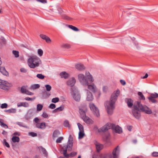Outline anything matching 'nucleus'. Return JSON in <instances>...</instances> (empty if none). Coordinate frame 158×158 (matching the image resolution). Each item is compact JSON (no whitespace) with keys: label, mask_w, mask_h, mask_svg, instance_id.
I'll list each match as a JSON object with an SVG mask.
<instances>
[{"label":"nucleus","mask_w":158,"mask_h":158,"mask_svg":"<svg viewBox=\"0 0 158 158\" xmlns=\"http://www.w3.org/2000/svg\"><path fill=\"white\" fill-rule=\"evenodd\" d=\"M132 114L136 119H139L141 117L140 112L150 114L152 112V110L146 105H143L140 102L137 101L134 103L133 108L132 109Z\"/></svg>","instance_id":"obj_1"},{"label":"nucleus","mask_w":158,"mask_h":158,"mask_svg":"<svg viewBox=\"0 0 158 158\" xmlns=\"http://www.w3.org/2000/svg\"><path fill=\"white\" fill-rule=\"evenodd\" d=\"M120 94V91L118 89L114 91L112 94L110 100L107 101L105 103V106L107 113L109 115H112L115 108V104L116 101L118 97Z\"/></svg>","instance_id":"obj_2"},{"label":"nucleus","mask_w":158,"mask_h":158,"mask_svg":"<svg viewBox=\"0 0 158 158\" xmlns=\"http://www.w3.org/2000/svg\"><path fill=\"white\" fill-rule=\"evenodd\" d=\"M78 79L80 82L84 85L87 86L89 89L93 93H95L97 90V88L96 85L92 83L91 85H89L88 80L86 79L84 75L80 74L78 75Z\"/></svg>","instance_id":"obj_3"},{"label":"nucleus","mask_w":158,"mask_h":158,"mask_svg":"<svg viewBox=\"0 0 158 158\" xmlns=\"http://www.w3.org/2000/svg\"><path fill=\"white\" fill-rule=\"evenodd\" d=\"M119 146H118L113 150L112 154L110 153H99L100 158H117L119 150L118 149Z\"/></svg>","instance_id":"obj_4"},{"label":"nucleus","mask_w":158,"mask_h":158,"mask_svg":"<svg viewBox=\"0 0 158 158\" xmlns=\"http://www.w3.org/2000/svg\"><path fill=\"white\" fill-rule=\"evenodd\" d=\"M41 63L40 59L37 56L32 55L30 56V68L34 69L38 67Z\"/></svg>","instance_id":"obj_5"},{"label":"nucleus","mask_w":158,"mask_h":158,"mask_svg":"<svg viewBox=\"0 0 158 158\" xmlns=\"http://www.w3.org/2000/svg\"><path fill=\"white\" fill-rule=\"evenodd\" d=\"M79 110L81 117L84 121L87 124H90L92 123L93 120L86 115V109L85 108L83 109L80 108H79Z\"/></svg>","instance_id":"obj_6"},{"label":"nucleus","mask_w":158,"mask_h":158,"mask_svg":"<svg viewBox=\"0 0 158 158\" xmlns=\"http://www.w3.org/2000/svg\"><path fill=\"white\" fill-rule=\"evenodd\" d=\"M0 88L6 90H8L12 86V85L7 81L0 79Z\"/></svg>","instance_id":"obj_7"},{"label":"nucleus","mask_w":158,"mask_h":158,"mask_svg":"<svg viewBox=\"0 0 158 158\" xmlns=\"http://www.w3.org/2000/svg\"><path fill=\"white\" fill-rule=\"evenodd\" d=\"M89 106L91 110L93 111L94 114L97 117H98L99 116V112L98 108L93 103H90Z\"/></svg>","instance_id":"obj_8"},{"label":"nucleus","mask_w":158,"mask_h":158,"mask_svg":"<svg viewBox=\"0 0 158 158\" xmlns=\"http://www.w3.org/2000/svg\"><path fill=\"white\" fill-rule=\"evenodd\" d=\"M73 138L71 135H70L68 139V141L67 145H64L62 148V149L64 150H66L69 148L72 149L73 146Z\"/></svg>","instance_id":"obj_9"},{"label":"nucleus","mask_w":158,"mask_h":158,"mask_svg":"<svg viewBox=\"0 0 158 158\" xmlns=\"http://www.w3.org/2000/svg\"><path fill=\"white\" fill-rule=\"evenodd\" d=\"M111 126L112 123H108L100 129H98V132H106L109 129L111 128Z\"/></svg>","instance_id":"obj_10"},{"label":"nucleus","mask_w":158,"mask_h":158,"mask_svg":"<svg viewBox=\"0 0 158 158\" xmlns=\"http://www.w3.org/2000/svg\"><path fill=\"white\" fill-rule=\"evenodd\" d=\"M111 129L116 133L120 134L122 132V129L119 126H115V125L112 124Z\"/></svg>","instance_id":"obj_11"},{"label":"nucleus","mask_w":158,"mask_h":158,"mask_svg":"<svg viewBox=\"0 0 158 158\" xmlns=\"http://www.w3.org/2000/svg\"><path fill=\"white\" fill-rule=\"evenodd\" d=\"M76 81L74 77H72L69 79L67 81V85L73 87L75 85Z\"/></svg>","instance_id":"obj_12"},{"label":"nucleus","mask_w":158,"mask_h":158,"mask_svg":"<svg viewBox=\"0 0 158 158\" xmlns=\"http://www.w3.org/2000/svg\"><path fill=\"white\" fill-rule=\"evenodd\" d=\"M94 99V97L92 94L88 90H87V97L86 100L89 101L93 100Z\"/></svg>","instance_id":"obj_13"},{"label":"nucleus","mask_w":158,"mask_h":158,"mask_svg":"<svg viewBox=\"0 0 158 158\" xmlns=\"http://www.w3.org/2000/svg\"><path fill=\"white\" fill-rule=\"evenodd\" d=\"M72 94L73 98L76 101L79 102L80 101L81 96L79 94L77 93L76 94L75 93L73 92Z\"/></svg>","instance_id":"obj_14"},{"label":"nucleus","mask_w":158,"mask_h":158,"mask_svg":"<svg viewBox=\"0 0 158 158\" xmlns=\"http://www.w3.org/2000/svg\"><path fill=\"white\" fill-rule=\"evenodd\" d=\"M21 92L23 94L30 95V91L27 90L26 86H23L22 87L21 89Z\"/></svg>","instance_id":"obj_15"},{"label":"nucleus","mask_w":158,"mask_h":158,"mask_svg":"<svg viewBox=\"0 0 158 158\" xmlns=\"http://www.w3.org/2000/svg\"><path fill=\"white\" fill-rule=\"evenodd\" d=\"M40 36L42 39L45 40L47 43H48L51 42V40L50 38L44 35L40 34Z\"/></svg>","instance_id":"obj_16"},{"label":"nucleus","mask_w":158,"mask_h":158,"mask_svg":"<svg viewBox=\"0 0 158 158\" xmlns=\"http://www.w3.org/2000/svg\"><path fill=\"white\" fill-rule=\"evenodd\" d=\"M76 68L79 70L81 71L85 69L84 66L81 64H78L76 65Z\"/></svg>","instance_id":"obj_17"},{"label":"nucleus","mask_w":158,"mask_h":158,"mask_svg":"<svg viewBox=\"0 0 158 158\" xmlns=\"http://www.w3.org/2000/svg\"><path fill=\"white\" fill-rule=\"evenodd\" d=\"M85 75L89 81L91 82H93L94 81V79L93 78L92 75L89 72H86Z\"/></svg>","instance_id":"obj_18"},{"label":"nucleus","mask_w":158,"mask_h":158,"mask_svg":"<svg viewBox=\"0 0 158 158\" xmlns=\"http://www.w3.org/2000/svg\"><path fill=\"white\" fill-rule=\"evenodd\" d=\"M63 154V156H60L58 158H69L68 154L67 153V150H64L63 152L61 153Z\"/></svg>","instance_id":"obj_19"},{"label":"nucleus","mask_w":158,"mask_h":158,"mask_svg":"<svg viewBox=\"0 0 158 158\" xmlns=\"http://www.w3.org/2000/svg\"><path fill=\"white\" fill-rule=\"evenodd\" d=\"M0 72L4 75L7 76L8 75V73L4 67H0Z\"/></svg>","instance_id":"obj_20"},{"label":"nucleus","mask_w":158,"mask_h":158,"mask_svg":"<svg viewBox=\"0 0 158 158\" xmlns=\"http://www.w3.org/2000/svg\"><path fill=\"white\" fill-rule=\"evenodd\" d=\"M60 75L61 78H64L65 79L67 78L69 76V74L65 72H61L60 73Z\"/></svg>","instance_id":"obj_21"},{"label":"nucleus","mask_w":158,"mask_h":158,"mask_svg":"<svg viewBox=\"0 0 158 158\" xmlns=\"http://www.w3.org/2000/svg\"><path fill=\"white\" fill-rule=\"evenodd\" d=\"M127 103L128 107L129 108L132 107L134 105H133V101L130 98H127Z\"/></svg>","instance_id":"obj_22"},{"label":"nucleus","mask_w":158,"mask_h":158,"mask_svg":"<svg viewBox=\"0 0 158 158\" xmlns=\"http://www.w3.org/2000/svg\"><path fill=\"white\" fill-rule=\"evenodd\" d=\"M97 150L98 152L101 150L103 148V145L99 143L95 144Z\"/></svg>","instance_id":"obj_23"},{"label":"nucleus","mask_w":158,"mask_h":158,"mask_svg":"<svg viewBox=\"0 0 158 158\" xmlns=\"http://www.w3.org/2000/svg\"><path fill=\"white\" fill-rule=\"evenodd\" d=\"M4 111L8 113H15L16 112V110L15 108H11L8 110H5Z\"/></svg>","instance_id":"obj_24"},{"label":"nucleus","mask_w":158,"mask_h":158,"mask_svg":"<svg viewBox=\"0 0 158 158\" xmlns=\"http://www.w3.org/2000/svg\"><path fill=\"white\" fill-rule=\"evenodd\" d=\"M60 134L59 131L58 130L55 131L53 134L52 136L53 138H56Z\"/></svg>","instance_id":"obj_25"},{"label":"nucleus","mask_w":158,"mask_h":158,"mask_svg":"<svg viewBox=\"0 0 158 158\" xmlns=\"http://www.w3.org/2000/svg\"><path fill=\"white\" fill-rule=\"evenodd\" d=\"M40 150L45 156L47 157L48 156V153L45 148L42 147H41L40 148Z\"/></svg>","instance_id":"obj_26"},{"label":"nucleus","mask_w":158,"mask_h":158,"mask_svg":"<svg viewBox=\"0 0 158 158\" xmlns=\"http://www.w3.org/2000/svg\"><path fill=\"white\" fill-rule=\"evenodd\" d=\"M11 139L14 143L19 142L20 140L19 137L16 136H13L12 138Z\"/></svg>","instance_id":"obj_27"},{"label":"nucleus","mask_w":158,"mask_h":158,"mask_svg":"<svg viewBox=\"0 0 158 158\" xmlns=\"http://www.w3.org/2000/svg\"><path fill=\"white\" fill-rule=\"evenodd\" d=\"M50 95V94L49 93L45 91L43 93L42 97L43 98L46 99L48 98Z\"/></svg>","instance_id":"obj_28"},{"label":"nucleus","mask_w":158,"mask_h":158,"mask_svg":"<svg viewBox=\"0 0 158 158\" xmlns=\"http://www.w3.org/2000/svg\"><path fill=\"white\" fill-rule=\"evenodd\" d=\"M40 87V85L39 84H35L32 85L30 87L31 89H38Z\"/></svg>","instance_id":"obj_29"},{"label":"nucleus","mask_w":158,"mask_h":158,"mask_svg":"<svg viewBox=\"0 0 158 158\" xmlns=\"http://www.w3.org/2000/svg\"><path fill=\"white\" fill-rule=\"evenodd\" d=\"M2 120H3V119H0V125L2 127L5 128H8V126L6 124L4 123L3 122H2Z\"/></svg>","instance_id":"obj_30"},{"label":"nucleus","mask_w":158,"mask_h":158,"mask_svg":"<svg viewBox=\"0 0 158 158\" xmlns=\"http://www.w3.org/2000/svg\"><path fill=\"white\" fill-rule=\"evenodd\" d=\"M0 44L2 45L5 44L6 43V41L5 39L3 37H1L0 38Z\"/></svg>","instance_id":"obj_31"},{"label":"nucleus","mask_w":158,"mask_h":158,"mask_svg":"<svg viewBox=\"0 0 158 158\" xmlns=\"http://www.w3.org/2000/svg\"><path fill=\"white\" fill-rule=\"evenodd\" d=\"M148 98L150 102H151L153 103H156L157 102V101L155 98H153V97H151V96L148 97Z\"/></svg>","instance_id":"obj_32"},{"label":"nucleus","mask_w":158,"mask_h":158,"mask_svg":"<svg viewBox=\"0 0 158 158\" xmlns=\"http://www.w3.org/2000/svg\"><path fill=\"white\" fill-rule=\"evenodd\" d=\"M138 95L139 96V99L140 100H145V98L144 96L143 95V94L142 92H138Z\"/></svg>","instance_id":"obj_33"},{"label":"nucleus","mask_w":158,"mask_h":158,"mask_svg":"<svg viewBox=\"0 0 158 158\" xmlns=\"http://www.w3.org/2000/svg\"><path fill=\"white\" fill-rule=\"evenodd\" d=\"M68 27L69 28L75 31H78L79 29L77 27L72 25H69Z\"/></svg>","instance_id":"obj_34"},{"label":"nucleus","mask_w":158,"mask_h":158,"mask_svg":"<svg viewBox=\"0 0 158 158\" xmlns=\"http://www.w3.org/2000/svg\"><path fill=\"white\" fill-rule=\"evenodd\" d=\"M84 135L85 134L84 133V131H79L78 134V139H82Z\"/></svg>","instance_id":"obj_35"},{"label":"nucleus","mask_w":158,"mask_h":158,"mask_svg":"<svg viewBox=\"0 0 158 158\" xmlns=\"http://www.w3.org/2000/svg\"><path fill=\"white\" fill-rule=\"evenodd\" d=\"M64 125L65 127H70V125L69 124V122L67 120H66L64 121Z\"/></svg>","instance_id":"obj_36"},{"label":"nucleus","mask_w":158,"mask_h":158,"mask_svg":"<svg viewBox=\"0 0 158 158\" xmlns=\"http://www.w3.org/2000/svg\"><path fill=\"white\" fill-rule=\"evenodd\" d=\"M77 125L79 130V131H84L83 127L81 124L77 123Z\"/></svg>","instance_id":"obj_37"},{"label":"nucleus","mask_w":158,"mask_h":158,"mask_svg":"<svg viewBox=\"0 0 158 158\" xmlns=\"http://www.w3.org/2000/svg\"><path fill=\"white\" fill-rule=\"evenodd\" d=\"M39 128L41 129H44L46 128L45 123L44 122H43L40 123V125Z\"/></svg>","instance_id":"obj_38"},{"label":"nucleus","mask_w":158,"mask_h":158,"mask_svg":"<svg viewBox=\"0 0 158 158\" xmlns=\"http://www.w3.org/2000/svg\"><path fill=\"white\" fill-rule=\"evenodd\" d=\"M12 53L15 57H18L19 56V52L18 51L13 50L12 51Z\"/></svg>","instance_id":"obj_39"},{"label":"nucleus","mask_w":158,"mask_h":158,"mask_svg":"<svg viewBox=\"0 0 158 158\" xmlns=\"http://www.w3.org/2000/svg\"><path fill=\"white\" fill-rule=\"evenodd\" d=\"M37 52L38 55L40 56H41L43 55V51L41 49H39L38 50Z\"/></svg>","instance_id":"obj_40"},{"label":"nucleus","mask_w":158,"mask_h":158,"mask_svg":"<svg viewBox=\"0 0 158 158\" xmlns=\"http://www.w3.org/2000/svg\"><path fill=\"white\" fill-rule=\"evenodd\" d=\"M3 144L5 146L8 148L10 147L9 144L6 142V139H5L3 140Z\"/></svg>","instance_id":"obj_41"},{"label":"nucleus","mask_w":158,"mask_h":158,"mask_svg":"<svg viewBox=\"0 0 158 158\" xmlns=\"http://www.w3.org/2000/svg\"><path fill=\"white\" fill-rule=\"evenodd\" d=\"M16 124L20 127H24L26 128H28L27 126L25 125L24 124H23V123L22 122H17L16 123Z\"/></svg>","instance_id":"obj_42"},{"label":"nucleus","mask_w":158,"mask_h":158,"mask_svg":"<svg viewBox=\"0 0 158 158\" xmlns=\"http://www.w3.org/2000/svg\"><path fill=\"white\" fill-rule=\"evenodd\" d=\"M43 106L42 105L40 104H38L37 106V109L38 111H40L42 110Z\"/></svg>","instance_id":"obj_43"},{"label":"nucleus","mask_w":158,"mask_h":158,"mask_svg":"<svg viewBox=\"0 0 158 158\" xmlns=\"http://www.w3.org/2000/svg\"><path fill=\"white\" fill-rule=\"evenodd\" d=\"M151 97H153L154 98H158V94L156 93H152L150 94V96Z\"/></svg>","instance_id":"obj_44"},{"label":"nucleus","mask_w":158,"mask_h":158,"mask_svg":"<svg viewBox=\"0 0 158 158\" xmlns=\"http://www.w3.org/2000/svg\"><path fill=\"white\" fill-rule=\"evenodd\" d=\"M59 100L58 98L56 97L53 98L52 100V102L53 103H56L59 102Z\"/></svg>","instance_id":"obj_45"},{"label":"nucleus","mask_w":158,"mask_h":158,"mask_svg":"<svg viewBox=\"0 0 158 158\" xmlns=\"http://www.w3.org/2000/svg\"><path fill=\"white\" fill-rule=\"evenodd\" d=\"M0 107L2 109L6 108L8 107V104L6 103H3L0 106Z\"/></svg>","instance_id":"obj_46"},{"label":"nucleus","mask_w":158,"mask_h":158,"mask_svg":"<svg viewBox=\"0 0 158 158\" xmlns=\"http://www.w3.org/2000/svg\"><path fill=\"white\" fill-rule=\"evenodd\" d=\"M63 137H60L58 138L56 141V142L57 143H59L61 142L62 140L63 139Z\"/></svg>","instance_id":"obj_47"},{"label":"nucleus","mask_w":158,"mask_h":158,"mask_svg":"<svg viewBox=\"0 0 158 158\" xmlns=\"http://www.w3.org/2000/svg\"><path fill=\"white\" fill-rule=\"evenodd\" d=\"M36 77L40 79H43L44 78V76L41 74H38L36 75Z\"/></svg>","instance_id":"obj_48"},{"label":"nucleus","mask_w":158,"mask_h":158,"mask_svg":"<svg viewBox=\"0 0 158 158\" xmlns=\"http://www.w3.org/2000/svg\"><path fill=\"white\" fill-rule=\"evenodd\" d=\"M45 87L46 88V90L48 91H50L52 88L51 86L49 85H46Z\"/></svg>","instance_id":"obj_49"},{"label":"nucleus","mask_w":158,"mask_h":158,"mask_svg":"<svg viewBox=\"0 0 158 158\" xmlns=\"http://www.w3.org/2000/svg\"><path fill=\"white\" fill-rule=\"evenodd\" d=\"M77 153L75 152H71L70 154H68L69 157H73L76 155Z\"/></svg>","instance_id":"obj_50"},{"label":"nucleus","mask_w":158,"mask_h":158,"mask_svg":"<svg viewBox=\"0 0 158 158\" xmlns=\"http://www.w3.org/2000/svg\"><path fill=\"white\" fill-rule=\"evenodd\" d=\"M152 156L154 157H158V152H154L152 153Z\"/></svg>","instance_id":"obj_51"},{"label":"nucleus","mask_w":158,"mask_h":158,"mask_svg":"<svg viewBox=\"0 0 158 158\" xmlns=\"http://www.w3.org/2000/svg\"><path fill=\"white\" fill-rule=\"evenodd\" d=\"M24 118L27 120H29L30 119V113L28 112L25 115Z\"/></svg>","instance_id":"obj_52"},{"label":"nucleus","mask_w":158,"mask_h":158,"mask_svg":"<svg viewBox=\"0 0 158 158\" xmlns=\"http://www.w3.org/2000/svg\"><path fill=\"white\" fill-rule=\"evenodd\" d=\"M37 133L33 132H30V136L32 137H35L37 136Z\"/></svg>","instance_id":"obj_53"},{"label":"nucleus","mask_w":158,"mask_h":158,"mask_svg":"<svg viewBox=\"0 0 158 158\" xmlns=\"http://www.w3.org/2000/svg\"><path fill=\"white\" fill-rule=\"evenodd\" d=\"M49 107L52 109H54L56 108V105L52 103L50 104Z\"/></svg>","instance_id":"obj_54"},{"label":"nucleus","mask_w":158,"mask_h":158,"mask_svg":"<svg viewBox=\"0 0 158 158\" xmlns=\"http://www.w3.org/2000/svg\"><path fill=\"white\" fill-rule=\"evenodd\" d=\"M92 158H100L99 154L93 155L92 156Z\"/></svg>","instance_id":"obj_55"},{"label":"nucleus","mask_w":158,"mask_h":158,"mask_svg":"<svg viewBox=\"0 0 158 158\" xmlns=\"http://www.w3.org/2000/svg\"><path fill=\"white\" fill-rule=\"evenodd\" d=\"M58 111L63 110L64 109V107L63 106H61L60 107L57 108Z\"/></svg>","instance_id":"obj_56"},{"label":"nucleus","mask_w":158,"mask_h":158,"mask_svg":"<svg viewBox=\"0 0 158 158\" xmlns=\"http://www.w3.org/2000/svg\"><path fill=\"white\" fill-rule=\"evenodd\" d=\"M106 142L109 144V145H110L111 144V143L109 139V137L108 136H106Z\"/></svg>","instance_id":"obj_57"},{"label":"nucleus","mask_w":158,"mask_h":158,"mask_svg":"<svg viewBox=\"0 0 158 158\" xmlns=\"http://www.w3.org/2000/svg\"><path fill=\"white\" fill-rule=\"evenodd\" d=\"M64 18L68 20L71 21L72 20V19L70 17H69L67 15H65L64 16Z\"/></svg>","instance_id":"obj_58"},{"label":"nucleus","mask_w":158,"mask_h":158,"mask_svg":"<svg viewBox=\"0 0 158 158\" xmlns=\"http://www.w3.org/2000/svg\"><path fill=\"white\" fill-rule=\"evenodd\" d=\"M34 121L36 123H39L40 121L39 119L38 118H35L34 120Z\"/></svg>","instance_id":"obj_59"},{"label":"nucleus","mask_w":158,"mask_h":158,"mask_svg":"<svg viewBox=\"0 0 158 158\" xmlns=\"http://www.w3.org/2000/svg\"><path fill=\"white\" fill-rule=\"evenodd\" d=\"M20 135V133L19 132H15L13 134L14 135H18L19 136Z\"/></svg>","instance_id":"obj_60"},{"label":"nucleus","mask_w":158,"mask_h":158,"mask_svg":"<svg viewBox=\"0 0 158 158\" xmlns=\"http://www.w3.org/2000/svg\"><path fill=\"white\" fill-rule=\"evenodd\" d=\"M63 46L64 48H69L70 47V45L69 44H64L63 45Z\"/></svg>","instance_id":"obj_61"},{"label":"nucleus","mask_w":158,"mask_h":158,"mask_svg":"<svg viewBox=\"0 0 158 158\" xmlns=\"http://www.w3.org/2000/svg\"><path fill=\"white\" fill-rule=\"evenodd\" d=\"M120 82L122 85H125L126 84V82L123 80H120Z\"/></svg>","instance_id":"obj_62"},{"label":"nucleus","mask_w":158,"mask_h":158,"mask_svg":"<svg viewBox=\"0 0 158 158\" xmlns=\"http://www.w3.org/2000/svg\"><path fill=\"white\" fill-rule=\"evenodd\" d=\"M42 115L44 118H47L48 117V115L45 113H43Z\"/></svg>","instance_id":"obj_63"},{"label":"nucleus","mask_w":158,"mask_h":158,"mask_svg":"<svg viewBox=\"0 0 158 158\" xmlns=\"http://www.w3.org/2000/svg\"><path fill=\"white\" fill-rule=\"evenodd\" d=\"M127 128L129 131H131L132 129V127L131 126H128L127 127Z\"/></svg>","instance_id":"obj_64"}]
</instances>
